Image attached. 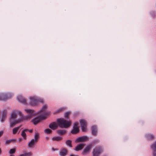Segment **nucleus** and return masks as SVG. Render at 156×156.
Returning <instances> with one entry per match:
<instances>
[{"label": "nucleus", "instance_id": "9", "mask_svg": "<svg viewBox=\"0 0 156 156\" xmlns=\"http://www.w3.org/2000/svg\"><path fill=\"white\" fill-rule=\"evenodd\" d=\"M78 123L77 122H75L74 124L73 129L71 131V133L73 134H76L78 133L79 131V127L78 126Z\"/></svg>", "mask_w": 156, "mask_h": 156}, {"label": "nucleus", "instance_id": "11", "mask_svg": "<svg viewBox=\"0 0 156 156\" xmlns=\"http://www.w3.org/2000/svg\"><path fill=\"white\" fill-rule=\"evenodd\" d=\"M92 147V144H90L87 145L86 147L84 148L82 152V154H84L89 152L90 150L91 149Z\"/></svg>", "mask_w": 156, "mask_h": 156}, {"label": "nucleus", "instance_id": "13", "mask_svg": "<svg viewBox=\"0 0 156 156\" xmlns=\"http://www.w3.org/2000/svg\"><path fill=\"white\" fill-rule=\"evenodd\" d=\"M87 140V137L86 136L79 137L76 140V142H80L85 141Z\"/></svg>", "mask_w": 156, "mask_h": 156}, {"label": "nucleus", "instance_id": "16", "mask_svg": "<svg viewBox=\"0 0 156 156\" xmlns=\"http://www.w3.org/2000/svg\"><path fill=\"white\" fill-rule=\"evenodd\" d=\"M36 143V142H35L33 139H32L28 143V147L30 148L34 147Z\"/></svg>", "mask_w": 156, "mask_h": 156}, {"label": "nucleus", "instance_id": "18", "mask_svg": "<svg viewBox=\"0 0 156 156\" xmlns=\"http://www.w3.org/2000/svg\"><path fill=\"white\" fill-rule=\"evenodd\" d=\"M92 131L93 134L94 135H97V127L96 126H94L92 127Z\"/></svg>", "mask_w": 156, "mask_h": 156}, {"label": "nucleus", "instance_id": "12", "mask_svg": "<svg viewBox=\"0 0 156 156\" xmlns=\"http://www.w3.org/2000/svg\"><path fill=\"white\" fill-rule=\"evenodd\" d=\"M17 100L21 103L26 104L27 102L26 100L23 98L21 95H19L17 97Z\"/></svg>", "mask_w": 156, "mask_h": 156}, {"label": "nucleus", "instance_id": "33", "mask_svg": "<svg viewBox=\"0 0 156 156\" xmlns=\"http://www.w3.org/2000/svg\"><path fill=\"white\" fill-rule=\"evenodd\" d=\"M3 133V131H0V137L2 136Z\"/></svg>", "mask_w": 156, "mask_h": 156}, {"label": "nucleus", "instance_id": "15", "mask_svg": "<svg viewBox=\"0 0 156 156\" xmlns=\"http://www.w3.org/2000/svg\"><path fill=\"white\" fill-rule=\"evenodd\" d=\"M84 145V144H79L76 146L74 149L76 151H78L80 150L83 147Z\"/></svg>", "mask_w": 156, "mask_h": 156}, {"label": "nucleus", "instance_id": "26", "mask_svg": "<svg viewBox=\"0 0 156 156\" xmlns=\"http://www.w3.org/2000/svg\"><path fill=\"white\" fill-rule=\"evenodd\" d=\"M47 106L46 105H44L43 106L41 109L39 111V112L38 113L42 112L43 111H44L47 108Z\"/></svg>", "mask_w": 156, "mask_h": 156}, {"label": "nucleus", "instance_id": "38", "mask_svg": "<svg viewBox=\"0 0 156 156\" xmlns=\"http://www.w3.org/2000/svg\"><path fill=\"white\" fill-rule=\"evenodd\" d=\"M21 140H22V138H20L19 139V141H21Z\"/></svg>", "mask_w": 156, "mask_h": 156}, {"label": "nucleus", "instance_id": "19", "mask_svg": "<svg viewBox=\"0 0 156 156\" xmlns=\"http://www.w3.org/2000/svg\"><path fill=\"white\" fill-rule=\"evenodd\" d=\"M21 156H32V153L30 152H27L24 151V153L20 154Z\"/></svg>", "mask_w": 156, "mask_h": 156}, {"label": "nucleus", "instance_id": "6", "mask_svg": "<svg viewBox=\"0 0 156 156\" xmlns=\"http://www.w3.org/2000/svg\"><path fill=\"white\" fill-rule=\"evenodd\" d=\"M13 95L10 93L0 94V101H5L10 98Z\"/></svg>", "mask_w": 156, "mask_h": 156}, {"label": "nucleus", "instance_id": "40", "mask_svg": "<svg viewBox=\"0 0 156 156\" xmlns=\"http://www.w3.org/2000/svg\"><path fill=\"white\" fill-rule=\"evenodd\" d=\"M70 156H75V155L73 154H70Z\"/></svg>", "mask_w": 156, "mask_h": 156}, {"label": "nucleus", "instance_id": "10", "mask_svg": "<svg viewBox=\"0 0 156 156\" xmlns=\"http://www.w3.org/2000/svg\"><path fill=\"white\" fill-rule=\"evenodd\" d=\"M153 151L152 156H156V141L151 146Z\"/></svg>", "mask_w": 156, "mask_h": 156}, {"label": "nucleus", "instance_id": "5", "mask_svg": "<svg viewBox=\"0 0 156 156\" xmlns=\"http://www.w3.org/2000/svg\"><path fill=\"white\" fill-rule=\"evenodd\" d=\"M25 111L27 114V116H23V121L25 120H27L30 119L32 117L36 115L37 113L35 112L34 111L30 109H25Z\"/></svg>", "mask_w": 156, "mask_h": 156}, {"label": "nucleus", "instance_id": "30", "mask_svg": "<svg viewBox=\"0 0 156 156\" xmlns=\"http://www.w3.org/2000/svg\"><path fill=\"white\" fill-rule=\"evenodd\" d=\"M70 114V112H66L65 114V117L66 118Z\"/></svg>", "mask_w": 156, "mask_h": 156}, {"label": "nucleus", "instance_id": "20", "mask_svg": "<svg viewBox=\"0 0 156 156\" xmlns=\"http://www.w3.org/2000/svg\"><path fill=\"white\" fill-rule=\"evenodd\" d=\"M146 137L148 140H152L154 139V136L152 134H147L146 135Z\"/></svg>", "mask_w": 156, "mask_h": 156}, {"label": "nucleus", "instance_id": "39", "mask_svg": "<svg viewBox=\"0 0 156 156\" xmlns=\"http://www.w3.org/2000/svg\"><path fill=\"white\" fill-rule=\"evenodd\" d=\"M9 156H14V155L12 154H11Z\"/></svg>", "mask_w": 156, "mask_h": 156}, {"label": "nucleus", "instance_id": "1", "mask_svg": "<svg viewBox=\"0 0 156 156\" xmlns=\"http://www.w3.org/2000/svg\"><path fill=\"white\" fill-rule=\"evenodd\" d=\"M23 114L20 111L17 110L13 111L9 119L10 127H12L16 124L23 121Z\"/></svg>", "mask_w": 156, "mask_h": 156}, {"label": "nucleus", "instance_id": "14", "mask_svg": "<svg viewBox=\"0 0 156 156\" xmlns=\"http://www.w3.org/2000/svg\"><path fill=\"white\" fill-rule=\"evenodd\" d=\"M67 152V150L63 148L61 149L59 151V155L61 156H65Z\"/></svg>", "mask_w": 156, "mask_h": 156}, {"label": "nucleus", "instance_id": "24", "mask_svg": "<svg viewBox=\"0 0 156 156\" xmlns=\"http://www.w3.org/2000/svg\"><path fill=\"white\" fill-rule=\"evenodd\" d=\"M21 126H20L19 127H15L13 128L12 130L13 133V134H16L17 132L18 129H20Z\"/></svg>", "mask_w": 156, "mask_h": 156}, {"label": "nucleus", "instance_id": "27", "mask_svg": "<svg viewBox=\"0 0 156 156\" xmlns=\"http://www.w3.org/2000/svg\"><path fill=\"white\" fill-rule=\"evenodd\" d=\"M16 151V148H13L10 149L9 151V154H12L14 153Z\"/></svg>", "mask_w": 156, "mask_h": 156}, {"label": "nucleus", "instance_id": "3", "mask_svg": "<svg viewBox=\"0 0 156 156\" xmlns=\"http://www.w3.org/2000/svg\"><path fill=\"white\" fill-rule=\"evenodd\" d=\"M50 113L49 112L47 113L44 112L40 114V115L33 119L32 121L34 124L36 125L40 122L41 120L45 119L47 116L49 115Z\"/></svg>", "mask_w": 156, "mask_h": 156}, {"label": "nucleus", "instance_id": "23", "mask_svg": "<svg viewBox=\"0 0 156 156\" xmlns=\"http://www.w3.org/2000/svg\"><path fill=\"white\" fill-rule=\"evenodd\" d=\"M34 138V139H33L35 142H37L39 138V134L38 133H35Z\"/></svg>", "mask_w": 156, "mask_h": 156}, {"label": "nucleus", "instance_id": "41", "mask_svg": "<svg viewBox=\"0 0 156 156\" xmlns=\"http://www.w3.org/2000/svg\"><path fill=\"white\" fill-rule=\"evenodd\" d=\"M52 150L53 151H55V149L54 148H52Z\"/></svg>", "mask_w": 156, "mask_h": 156}, {"label": "nucleus", "instance_id": "36", "mask_svg": "<svg viewBox=\"0 0 156 156\" xmlns=\"http://www.w3.org/2000/svg\"><path fill=\"white\" fill-rule=\"evenodd\" d=\"M2 153V149L0 148V154H1Z\"/></svg>", "mask_w": 156, "mask_h": 156}, {"label": "nucleus", "instance_id": "34", "mask_svg": "<svg viewBox=\"0 0 156 156\" xmlns=\"http://www.w3.org/2000/svg\"><path fill=\"white\" fill-rule=\"evenodd\" d=\"M11 140V142H15L16 141V140L15 139H13Z\"/></svg>", "mask_w": 156, "mask_h": 156}, {"label": "nucleus", "instance_id": "17", "mask_svg": "<svg viewBox=\"0 0 156 156\" xmlns=\"http://www.w3.org/2000/svg\"><path fill=\"white\" fill-rule=\"evenodd\" d=\"M28 129H25L22 131L21 135L24 140L26 139L27 135L26 132H27Z\"/></svg>", "mask_w": 156, "mask_h": 156}, {"label": "nucleus", "instance_id": "42", "mask_svg": "<svg viewBox=\"0 0 156 156\" xmlns=\"http://www.w3.org/2000/svg\"><path fill=\"white\" fill-rule=\"evenodd\" d=\"M99 140H97L96 142H99Z\"/></svg>", "mask_w": 156, "mask_h": 156}, {"label": "nucleus", "instance_id": "32", "mask_svg": "<svg viewBox=\"0 0 156 156\" xmlns=\"http://www.w3.org/2000/svg\"><path fill=\"white\" fill-rule=\"evenodd\" d=\"M11 142V140H7L5 141V143L6 144H9Z\"/></svg>", "mask_w": 156, "mask_h": 156}, {"label": "nucleus", "instance_id": "22", "mask_svg": "<svg viewBox=\"0 0 156 156\" xmlns=\"http://www.w3.org/2000/svg\"><path fill=\"white\" fill-rule=\"evenodd\" d=\"M66 144L69 147H72V141L70 140H68L66 141Z\"/></svg>", "mask_w": 156, "mask_h": 156}, {"label": "nucleus", "instance_id": "37", "mask_svg": "<svg viewBox=\"0 0 156 156\" xmlns=\"http://www.w3.org/2000/svg\"><path fill=\"white\" fill-rule=\"evenodd\" d=\"M63 108H61L59 110H58V112H59L60 111H62L63 110Z\"/></svg>", "mask_w": 156, "mask_h": 156}, {"label": "nucleus", "instance_id": "8", "mask_svg": "<svg viewBox=\"0 0 156 156\" xmlns=\"http://www.w3.org/2000/svg\"><path fill=\"white\" fill-rule=\"evenodd\" d=\"M81 129L83 132H85L86 130L87 123L86 120L84 119H80V120Z\"/></svg>", "mask_w": 156, "mask_h": 156}, {"label": "nucleus", "instance_id": "4", "mask_svg": "<svg viewBox=\"0 0 156 156\" xmlns=\"http://www.w3.org/2000/svg\"><path fill=\"white\" fill-rule=\"evenodd\" d=\"M30 99V104L32 106H35L38 103H43L42 99L39 98L36 96L31 97H29Z\"/></svg>", "mask_w": 156, "mask_h": 156}, {"label": "nucleus", "instance_id": "28", "mask_svg": "<svg viewBox=\"0 0 156 156\" xmlns=\"http://www.w3.org/2000/svg\"><path fill=\"white\" fill-rule=\"evenodd\" d=\"M6 115L7 114L6 111L5 110L3 111L2 112V116L4 117H6Z\"/></svg>", "mask_w": 156, "mask_h": 156}, {"label": "nucleus", "instance_id": "21", "mask_svg": "<svg viewBox=\"0 0 156 156\" xmlns=\"http://www.w3.org/2000/svg\"><path fill=\"white\" fill-rule=\"evenodd\" d=\"M62 139V138L60 136H55L52 138V140L56 141H59Z\"/></svg>", "mask_w": 156, "mask_h": 156}, {"label": "nucleus", "instance_id": "35", "mask_svg": "<svg viewBox=\"0 0 156 156\" xmlns=\"http://www.w3.org/2000/svg\"><path fill=\"white\" fill-rule=\"evenodd\" d=\"M29 131L30 133H32L33 131V130L32 129H30V130L28 129V131Z\"/></svg>", "mask_w": 156, "mask_h": 156}, {"label": "nucleus", "instance_id": "7", "mask_svg": "<svg viewBox=\"0 0 156 156\" xmlns=\"http://www.w3.org/2000/svg\"><path fill=\"white\" fill-rule=\"evenodd\" d=\"M102 147H97L95 148L92 152L93 156H99L102 151Z\"/></svg>", "mask_w": 156, "mask_h": 156}, {"label": "nucleus", "instance_id": "2", "mask_svg": "<svg viewBox=\"0 0 156 156\" xmlns=\"http://www.w3.org/2000/svg\"><path fill=\"white\" fill-rule=\"evenodd\" d=\"M57 123L56 122H53L49 125L50 128L53 130L57 129L58 126L61 128H67L71 124V121H67L63 118H60L57 120Z\"/></svg>", "mask_w": 156, "mask_h": 156}, {"label": "nucleus", "instance_id": "31", "mask_svg": "<svg viewBox=\"0 0 156 156\" xmlns=\"http://www.w3.org/2000/svg\"><path fill=\"white\" fill-rule=\"evenodd\" d=\"M6 117L2 116V118L1 119V122H4L5 119Z\"/></svg>", "mask_w": 156, "mask_h": 156}, {"label": "nucleus", "instance_id": "25", "mask_svg": "<svg viewBox=\"0 0 156 156\" xmlns=\"http://www.w3.org/2000/svg\"><path fill=\"white\" fill-rule=\"evenodd\" d=\"M57 133L60 135H62L65 134L66 133V131L65 130H58Z\"/></svg>", "mask_w": 156, "mask_h": 156}, {"label": "nucleus", "instance_id": "29", "mask_svg": "<svg viewBox=\"0 0 156 156\" xmlns=\"http://www.w3.org/2000/svg\"><path fill=\"white\" fill-rule=\"evenodd\" d=\"M51 132V130L49 129H47L44 130V132L46 133H49Z\"/></svg>", "mask_w": 156, "mask_h": 156}]
</instances>
